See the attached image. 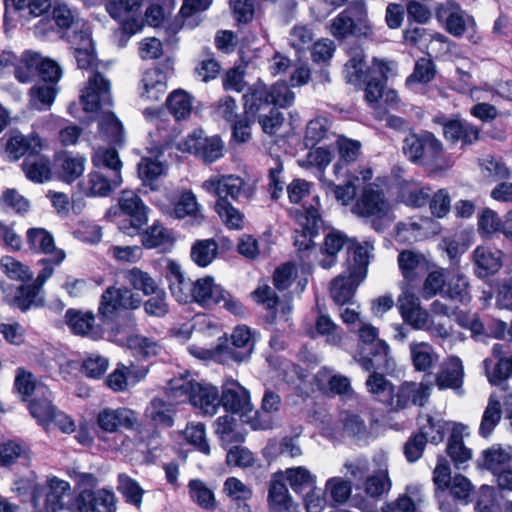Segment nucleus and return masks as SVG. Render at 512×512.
<instances>
[{
  "mask_svg": "<svg viewBox=\"0 0 512 512\" xmlns=\"http://www.w3.org/2000/svg\"><path fill=\"white\" fill-rule=\"evenodd\" d=\"M429 386L414 382H404L393 392V400L387 403L392 410L407 408L410 404L423 406L429 397Z\"/></svg>",
  "mask_w": 512,
  "mask_h": 512,
  "instance_id": "obj_19",
  "label": "nucleus"
},
{
  "mask_svg": "<svg viewBox=\"0 0 512 512\" xmlns=\"http://www.w3.org/2000/svg\"><path fill=\"white\" fill-rule=\"evenodd\" d=\"M166 105L177 120L184 119L191 111L189 95L181 90L171 93L166 100Z\"/></svg>",
  "mask_w": 512,
  "mask_h": 512,
  "instance_id": "obj_61",
  "label": "nucleus"
},
{
  "mask_svg": "<svg viewBox=\"0 0 512 512\" xmlns=\"http://www.w3.org/2000/svg\"><path fill=\"white\" fill-rule=\"evenodd\" d=\"M397 261L401 273L407 281H415L426 266L425 257L410 250L400 252Z\"/></svg>",
  "mask_w": 512,
  "mask_h": 512,
  "instance_id": "obj_42",
  "label": "nucleus"
},
{
  "mask_svg": "<svg viewBox=\"0 0 512 512\" xmlns=\"http://www.w3.org/2000/svg\"><path fill=\"white\" fill-rule=\"evenodd\" d=\"M136 418L132 410L127 408H105L97 417V424L104 432H116L120 428L132 429Z\"/></svg>",
  "mask_w": 512,
  "mask_h": 512,
  "instance_id": "obj_24",
  "label": "nucleus"
},
{
  "mask_svg": "<svg viewBox=\"0 0 512 512\" xmlns=\"http://www.w3.org/2000/svg\"><path fill=\"white\" fill-rule=\"evenodd\" d=\"M117 489L123 495L127 503L137 508L141 507L144 490L136 480L124 473L119 474Z\"/></svg>",
  "mask_w": 512,
  "mask_h": 512,
  "instance_id": "obj_51",
  "label": "nucleus"
},
{
  "mask_svg": "<svg viewBox=\"0 0 512 512\" xmlns=\"http://www.w3.org/2000/svg\"><path fill=\"white\" fill-rule=\"evenodd\" d=\"M244 181L234 175L222 176L217 180L205 181L203 186L209 192H213L218 199H231L236 200L242 192Z\"/></svg>",
  "mask_w": 512,
  "mask_h": 512,
  "instance_id": "obj_34",
  "label": "nucleus"
},
{
  "mask_svg": "<svg viewBox=\"0 0 512 512\" xmlns=\"http://www.w3.org/2000/svg\"><path fill=\"white\" fill-rule=\"evenodd\" d=\"M509 344H495L492 349L493 356L498 358V362L494 366L493 373L490 374L489 368L492 365V360L485 359L484 366L486 369V373L489 381L492 384H497L502 380L507 379L512 376V355L507 357L508 354L507 348Z\"/></svg>",
  "mask_w": 512,
  "mask_h": 512,
  "instance_id": "obj_30",
  "label": "nucleus"
},
{
  "mask_svg": "<svg viewBox=\"0 0 512 512\" xmlns=\"http://www.w3.org/2000/svg\"><path fill=\"white\" fill-rule=\"evenodd\" d=\"M322 224L321 216L318 210L309 206L305 208V223L303 224V233L300 238H296L294 245L299 251H306L314 246L312 238L317 235L318 229Z\"/></svg>",
  "mask_w": 512,
  "mask_h": 512,
  "instance_id": "obj_36",
  "label": "nucleus"
},
{
  "mask_svg": "<svg viewBox=\"0 0 512 512\" xmlns=\"http://www.w3.org/2000/svg\"><path fill=\"white\" fill-rule=\"evenodd\" d=\"M480 128L466 119L454 118L445 125L444 138L451 144L461 142V147L471 146L480 140Z\"/></svg>",
  "mask_w": 512,
  "mask_h": 512,
  "instance_id": "obj_21",
  "label": "nucleus"
},
{
  "mask_svg": "<svg viewBox=\"0 0 512 512\" xmlns=\"http://www.w3.org/2000/svg\"><path fill=\"white\" fill-rule=\"evenodd\" d=\"M112 182V176L104 171H92L88 175V181L83 188L87 196H108L116 187Z\"/></svg>",
  "mask_w": 512,
  "mask_h": 512,
  "instance_id": "obj_44",
  "label": "nucleus"
},
{
  "mask_svg": "<svg viewBox=\"0 0 512 512\" xmlns=\"http://www.w3.org/2000/svg\"><path fill=\"white\" fill-rule=\"evenodd\" d=\"M464 368L460 358L453 356L442 366L441 371L436 376V384L440 390L453 389L458 394L462 393Z\"/></svg>",
  "mask_w": 512,
  "mask_h": 512,
  "instance_id": "obj_29",
  "label": "nucleus"
},
{
  "mask_svg": "<svg viewBox=\"0 0 512 512\" xmlns=\"http://www.w3.org/2000/svg\"><path fill=\"white\" fill-rule=\"evenodd\" d=\"M220 404L233 413L245 411L250 405L249 393L237 381H228L222 386V394L219 396Z\"/></svg>",
  "mask_w": 512,
  "mask_h": 512,
  "instance_id": "obj_28",
  "label": "nucleus"
},
{
  "mask_svg": "<svg viewBox=\"0 0 512 512\" xmlns=\"http://www.w3.org/2000/svg\"><path fill=\"white\" fill-rule=\"evenodd\" d=\"M135 235L141 236L142 244L147 249H166L174 241L171 231L159 221H155L151 226H147L146 229L142 226L140 233H135Z\"/></svg>",
  "mask_w": 512,
  "mask_h": 512,
  "instance_id": "obj_32",
  "label": "nucleus"
},
{
  "mask_svg": "<svg viewBox=\"0 0 512 512\" xmlns=\"http://www.w3.org/2000/svg\"><path fill=\"white\" fill-rule=\"evenodd\" d=\"M33 512L78 511V494L73 495L67 481L50 478L44 485H35L32 492Z\"/></svg>",
  "mask_w": 512,
  "mask_h": 512,
  "instance_id": "obj_2",
  "label": "nucleus"
},
{
  "mask_svg": "<svg viewBox=\"0 0 512 512\" xmlns=\"http://www.w3.org/2000/svg\"><path fill=\"white\" fill-rule=\"evenodd\" d=\"M330 32L337 39L368 37L372 27L368 21L365 1L356 0L339 13L331 22Z\"/></svg>",
  "mask_w": 512,
  "mask_h": 512,
  "instance_id": "obj_5",
  "label": "nucleus"
},
{
  "mask_svg": "<svg viewBox=\"0 0 512 512\" xmlns=\"http://www.w3.org/2000/svg\"><path fill=\"white\" fill-rule=\"evenodd\" d=\"M448 423L439 416L429 414L418 417L419 435L432 444H438L445 438Z\"/></svg>",
  "mask_w": 512,
  "mask_h": 512,
  "instance_id": "obj_37",
  "label": "nucleus"
},
{
  "mask_svg": "<svg viewBox=\"0 0 512 512\" xmlns=\"http://www.w3.org/2000/svg\"><path fill=\"white\" fill-rule=\"evenodd\" d=\"M118 209L123 215L129 217V219H124L118 224L119 229L129 236L140 233L142 226H145L148 222L150 209L134 191L124 190L121 192L118 198ZM112 213L117 215V208H111L108 211V215Z\"/></svg>",
  "mask_w": 512,
  "mask_h": 512,
  "instance_id": "obj_7",
  "label": "nucleus"
},
{
  "mask_svg": "<svg viewBox=\"0 0 512 512\" xmlns=\"http://www.w3.org/2000/svg\"><path fill=\"white\" fill-rule=\"evenodd\" d=\"M30 458V450L22 442L9 440L0 444V465L10 466L22 460L24 464L28 462Z\"/></svg>",
  "mask_w": 512,
  "mask_h": 512,
  "instance_id": "obj_46",
  "label": "nucleus"
},
{
  "mask_svg": "<svg viewBox=\"0 0 512 512\" xmlns=\"http://www.w3.org/2000/svg\"><path fill=\"white\" fill-rule=\"evenodd\" d=\"M169 288L172 296L180 303H188L194 290V282L185 278L178 263L170 261L167 265Z\"/></svg>",
  "mask_w": 512,
  "mask_h": 512,
  "instance_id": "obj_27",
  "label": "nucleus"
},
{
  "mask_svg": "<svg viewBox=\"0 0 512 512\" xmlns=\"http://www.w3.org/2000/svg\"><path fill=\"white\" fill-rule=\"evenodd\" d=\"M365 386L373 398L387 405L393 400L394 385L385 378L384 373L374 371L366 379Z\"/></svg>",
  "mask_w": 512,
  "mask_h": 512,
  "instance_id": "obj_41",
  "label": "nucleus"
},
{
  "mask_svg": "<svg viewBox=\"0 0 512 512\" xmlns=\"http://www.w3.org/2000/svg\"><path fill=\"white\" fill-rule=\"evenodd\" d=\"M26 240L31 250L51 255L55 264H60L65 259V252L55 246L52 234L44 228L28 229Z\"/></svg>",
  "mask_w": 512,
  "mask_h": 512,
  "instance_id": "obj_22",
  "label": "nucleus"
},
{
  "mask_svg": "<svg viewBox=\"0 0 512 512\" xmlns=\"http://www.w3.org/2000/svg\"><path fill=\"white\" fill-rule=\"evenodd\" d=\"M241 428L242 425L232 415L221 416L215 422V433L218 435L224 448L233 443L239 444L244 442L245 435Z\"/></svg>",
  "mask_w": 512,
  "mask_h": 512,
  "instance_id": "obj_33",
  "label": "nucleus"
},
{
  "mask_svg": "<svg viewBox=\"0 0 512 512\" xmlns=\"http://www.w3.org/2000/svg\"><path fill=\"white\" fill-rule=\"evenodd\" d=\"M369 263L366 250L357 248L346 270L331 282V297L336 304L351 303L357 287L366 278Z\"/></svg>",
  "mask_w": 512,
  "mask_h": 512,
  "instance_id": "obj_4",
  "label": "nucleus"
},
{
  "mask_svg": "<svg viewBox=\"0 0 512 512\" xmlns=\"http://www.w3.org/2000/svg\"><path fill=\"white\" fill-rule=\"evenodd\" d=\"M85 162L80 155H66L61 162V178L67 183L75 181L83 174Z\"/></svg>",
  "mask_w": 512,
  "mask_h": 512,
  "instance_id": "obj_62",
  "label": "nucleus"
},
{
  "mask_svg": "<svg viewBox=\"0 0 512 512\" xmlns=\"http://www.w3.org/2000/svg\"><path fill=\"white\" fill-rule=\"evenodd\" d=\"M512 459L511 447L503 448L501 445H493L482 452V459L478 460L479 466L491 470L495 476L502 471L504 466Z\"/></svg>",
  "mask_w": 512,
  "mask_h": 512,
  "instance_id": "obj_38",
  "label": "nucleus"
},
{
  "mask_svg": "<svg viewBox=\"0 0 512 512\" xmlns=\"http://www.w3.org/2000/svg\"><path fill=\"white\" fill-rule=\"evenodd\" d=\"M4 144L5 154L11 161L21 157H31L41 151V139L36 134L24 135L18 130L9 131L0 140Z\"/></svg>",
  "mask_w": 512,
  "mask_h": 512,
  "instance_id": "obj_12",
  "label": "nucleus"
},
{
  "mask_svg": "<svg viewBox=\"0 0 512 512\" xmlns=\"http://www.w3.org/2000/svg\"><path fill=\"white\" fill-rule=\"evenodd\" d=\"M2 271L12 280L28 281L33 277V273L28 266L22 264L11 256H4L0 260Z\"/></svg>",
  "mask_w": 512,
  "mask_h": 512,
  "instance_id": "obj_59",
  "label": "nucleus"
},
{
  "mask_svg": "<svg viewBox=\"0 0 512 512\" xmlns=\"http://www.w3.org/2000/svg\"><path fill=\"white\" fill-rule=\"evenodd\" d=\"M144 0H105L109 15L120 22L122 32L131 36L142 27L140 9Z\"/></svg>",
  "mask_w": 512,
  "mask_h": 512,
  "instance_id": "obj_11",
  "label": "nucleus"
},
{
  "mask_svg": "<svg viewBox=\"0 0 512 512\" xmlns=\"http://www.w3.org/2000/svg\"><path fill=\"white\" fill-rule=\"evenodd\" d=\"M56 96L53 85L38 84L30 89L29 105L39 111L47 110L52 105Z\"/></svg>",
  "mask_w": 512,
  "mask_h": 512,
  "instance_id": "obj_52",
  "label": "nucleus"
},
{
  "mask_svg": "<svg viewBox=\"0 0 512 512\" xmlns=\"http://www.w3.org/2000/svg\"><path fill=\"white\" fill-rule=\"evenodd\" d=\"M502 410L498 400L493 395L489 397L488 405L484 411L479 432L483 437H488L501 419Z\"/></svg>",
  "mask_w": 512,
  "mask_h": 512,
  "instance_id": "obj_54",
  "label": "nucleus"
},
{
  "mask_svg": "<svg viewBox=\"0 0 512 512\" xmlns=\"http://www.w3.org/2000/svg\"><path fill=\"white\" fill-rule=\"evenodd\" d=\"M268 502L273 512H297L298 505L293 501L286 484L281 480L271 481Z\"/></svg>",
  "mask_w": 512,
  "mask_h": 512,
  "instance_id": "obj_35",
  "label": "nucleus"
},
{
  "mask_svg": "<svg viewBox=\"0 0 512 512\" xmlns=\"http://www.w3.org/2000/svg\"><path fill=\"white\" fill-rule=\"evenodd\" d=\"M389 204L385 199L383 191L373 184L363 189L361 196L357 199L352 211L363 218H383L387 215Z\"/></svg>",
  "mask_w": 512,
  "mask_h": 512,
  "instance_id": "obj_13",
  "label": "nucleus"
},
{
  "mask_svg": "<svg viewBox=\"0 0 512 512\" xmlns=\"http://www.w3.org/2000/svg\"><path fill=\"white\" fill-rule=\"evenodd\" d=\"M402 142L403 154L415 164L437 162L444 153L442 142L429 131L409 132Z\"/></svg>",
  "mask_w": 512,
  "mask_h": 512,
  "instance_id": "obj_6",
  "label": "nucleus"
},
{
  "mask_svg": "<svg viewBox=\"0 0 512 512\" xmlns=\"http://www.w3.org/2000/svg\"><path fill=\"white\" fill-rule=\"evenodd\" d=\"M199 205L196 196L191 191L183 192L179 199L174 203L171 215L176 219H183L187 216L197 217Z\"/></svg>",
  "mask_w": 512,
  "mask_h": 512,
  "instance_id": "obj_58",
  "label": "nucleus"
},
{
  "mask_svg": "<svg viewBox=\"0 0 512 512\" xmlns=\"http://www.w3.org/2000/svg\"><path fill=\"white\" fill-rule=\"evenodd\" d=\"M81 102L86 112L101 113L98 118L99 131L103 133L110 143L123 145L124 129L121 121L111 111H105V106H111V84L100 72L94 73L88 81L84 93L81 95Z\"/></svg>",
  "mask_w": 512,
  "mask_h": 512,
  "instance_id": "obj_1",
  "label": "nucleus"
},
{
  "mask_svg": "<svg viewBox=\"0 0 512 512\" xmlns=\"http://www.w3.org/2000/svg\"><path fill=\"white\" fill-rule=\"evenodd\" d=\"M442 297L461 305H468L472 299L468 278L463 274L448 278Z\"/></svg>",
  "mask_w": 512,
  "mask_h": 512,
  "instance_id": "obj_40",
  "label": "nucleus"
},
{
  "mask_svg": "<svg viewBox=\"0 0 512 512\" xmlns=\"http://www.w3.org/2000/svg\"><path fill=\"white\" fill-rule=\"evenodd\" d=\"M436 75L434 62L428 58H420L416 61L413 73L407 77L406 84L412 82L427 84L431 82Z\"/></svg>",
  "mask_w": 512,
  "mask_h": 512,
  "instance_id": "obj_63",
  "label": "nucleus"
},
{
  "mask_svg": "<svg viewBox=\"0 0 512 512\" xmlns=\"http://www.w3.org/2000/svg\"><path fill=\"white\" fill-rule=\"evenodd\" d=\"M124 279L136 290L152 295L159 289L156 281L145 271L134 267L123 271Z\"/></svg>",
  "mask_w": 512,
  "mask_h": 512,
  "instance_id": "obj_49",
  "label": "nucleus"
},
{
  "mask_svg": "<svg viewBox=\"0 0 512 512\" xmlns=\"http://www.w3.org/2000/svg\"><path fill=\"white\" fill-rule=\"evenodd\" d=\"M365 493L371 498H378L389 491L391 481L387 470H380L377 474L368 476L363 483Z\"/></svg>",
  "mask_w": 512,
  "mask_h": 512,
  "instance_id": "obj_60",
  "label": "nucleus"
},
{
  "mask_svg": "<svg viewBox=\"0 0 512 512\" xmlns=\"http://www.w3.org/2000/svg\"><path fill=\"white\" fill-rule=\"evenodd\" d=\"M99 320L100 322L96 323L93 313L77 309L70 308L65 313V322L72 333L92 340L101 339L107 327H110V324H104L100 317Z\"/></svg>",
  "mask_w": 512,
  "mask_h": 512,
  "instance_id": "obj_14",
  "label": "nucleus"
},
{
  "mask_svg": "<svg viewBox=\"0 0 512 512\" xmlns=\"http://www.w3.org/2000/svg\"><path fill=\"white\" fill-rule=\"evenodd\" d=\"M218 245L214 239L196 240L191 247V259L200 267L208 266L217 256Z\"/></svg>",
  "mask_w": 512,
  "mask_h": 512,
  "instance_id": "obj_48",
  "label": "nucleus"
},
{
  "mask_svg": "<svg viewBox=\"0 0 512 512\" xmlns=\"http://www.w3.org/2000/svg\"><path fill=\"white\" fill-rule=\"evenodd\" d=\"M354 360L366 372L381 373L388 372L394 367L393 359L389 356V346L384 340H378L373 347L370 348L368 356H360Z\"/></svg>",
  "mask_w": 512,
  "mask_h": 512,
  "instance_id": "obj_20",
  "label": "nucleus"
},
{
  "mask_svg": "<svg viewBox=\"0 0 512 512\" xmlns=\"http://www.w3.org/2000/svg\"><path fill=\"white\" fill-rule=\"evenodd\" d=\"M397 306L405 323L413 329L423 330L429 323V313L421 307L420 299L409 292L399 296Z\"/></svg>",
  "mask_w": 512,
  "mask_h": 512,
  "instance_id": "obj_17",
  "label": "nucleus"
},
{
  "mask_svg": "<svg viewBox=\"0 0 512 512\" xmlns=\"http://www.w3.org/2000/svg\"><path fill=\"white\" fill-rule=\"evenodd\" d=\"M174 413V406L160 398H154L146 410V416L150 418L155 425L163 427H171L173 425Z\"/></svg>",
  "mask_w": 512,
  "mask_h": 512,
  "instance_id": "obj_47",
  "label": "nucleus"
},
{
  "mask_svg": "<svg viewBox=\"0 0 512 512\" xmlns=\"http://www.w3.org/2000/svg\"><path fill=\"white\" fill-rule=\"evenodd\" d=\"M141 302L140 296L127 287H109L101 296L100 318L104 324H111L110 322L118 309L134 310L140 307Z\"/></svg>",
  "mask_w": 512,
  "mask_h": 512,
  "instance_id": "obj_9",
  "label": "nucleus"
},
{
  "mask_svg": "<svg viewBox=\"0 0 512 512\" xmlns=\"http://www.w3.org/2000/svg\"><path fill=\"white\" fill-rule=\"evenodd\" d=\"M344 247L347 250L346 266H349V261L353 259L354 251L359 247L366 250L368 262H370V259L373 257L372 251L374 247L369 242L359 243L355 239L347 238L342 232L332 231L325 236L322 251L326 254V258L321 260L320 265L324 269L331 268L336 262L337 253Z\"/></svg>",
  "mask_w": 512,
  "mask_h": 512,
  "instance_id": "obj_10",
  "label": "nucleus"
},
{
  "mask_svg": "<svg viewBox=\"0 0 512 512\" xmlns=\"http://www.w3.org/2000/svg\"><path fill=\"white\" fill-rule=\"evenodd\" d=\"M69 42L72 45V54L77 62L78 68L88 69L93 66L96 56L89 31L83 29L75 31L73 35L69 37Z\"/></svg>",
  "mask_w": 512,
  "mask_h": 512,
  "instance_id": "obj_25",
  "label": "nucleus"
},
{
  "mask_svg": "<svg viewBox=\"0 0 512 512\" xmlns=\"http://www.w3.org/2000/svg\"><path fill=\"white\" fill-rule=\"evenodd\" d=\"M77 512H116L115 494L107 489H83L78 493Z\"/></svg>",
  "mask_w": 512,
  "mask_h": 512,
  "instance_id": "obj_16",
  "label": "nucleus"
},
{
  "mask_svg": "<svg viewBox=\"0 0 512 512\" xmlns=\"http://www.w3.org/2000/svg\"><path fill=\"white\" fill-rule=\"evenodd\" d=\"M255 341V334L251 329L246 325H239L232 332V346L226 347V353L236 362L246 361L253 352Z\"/></svg>",
  "mask_w": 512,
  "mask_h": 512,
  "instance_id": "obj_23",
  "label": "nucleus"
},
{
  "mask_svg": "<svg viewBox=\"0 0 512 512\" xmlns=\"http://www.w3.org/2000/svg\"><path fill=\"white\" fill-rule=\"evenodd\" d=\"M40 292L41 289L34 283L20 285L13 298V304L23 312L32 307H41L44 305V299L40 296Z\"/></svg>",
  "mask_w": 512,
  "mask_h": 512,
  "instance_id": "obj_45",
  "label": "nucleus"
},
{
  "mask_svg": "<svg viewBox=\"0 0 512 512\" xmlns=\"http://www.w3.org/2000/svg\"><path fill=\"white\" fill-rule=\"evenodd\" d=\"M197 154L207 163H212L222 156L223 143L218 136L198 140L195 144Z\"/></svg>",
  "mask_w": 512,
  "mask_h": 512,
  "instance_id": "obj_57",
  "label": "nucleus"
},
{
  "mask_svg": "<svg viewBox=\"0 0 512 512\" xmlns=\"http://www.w3.org/2000/svg\"><path fill=\"white\" fill-rule=\"evenodd\" d=\"M502 253L487 247H477L473 253L475 273L479 278H486L499 271L502 266Z\"/></svg>",
  "mask_w": 512,
  "mask_h": 512,
  "instance_id": "obj_31",
  "label": "nucleus"
},
{
  "mask_svg": "<svg viewBox=\"0 0 512 512\" xmlns=\"http://www.w3.org/2000/svg\"><path fill=\"white\" fill-rule=\"evenodd\" d=\"M171 396H184L192 405L200 407L205 413L214 414L219 405V390L217 387L192 381H181V384L171 385ZM184 401V399L182 400Z\"/></svg>",
  "mask_w": 512,
  "mask_h": 512,
  "instance_id": "obj_8",
  "label": "nucleus"
},
{
  "mask_svg": "<svg viewBox=\"0 0 512 512\" xmlns=\"http://www.w3.org/2000/svg\"><path fill=\"white\" fill-rule=\"evenodd\" d=\"M436 17L438 20H446V30L455 37L463 35L469 24L474 25L473 17L466 14L454 0L440 5L436 10Z\"/></svg>",
  "mask_w": 512,
  "mask_h": 512,
  "instance_id": "obj_18",
  "label": "nucleus"
},
{
  "mask_svg": "<svg viewBox=\"0 0 512 512\" xmlns=\"http://www.w3.org/2000/svg\"><path fill=\"white\" fill-rule=\"evenodd\" d=\"M433 482L439 510L441 512H459V505L461 503L448 491V486L451 482V472L449 464L444 458H439L438 460L433 471Z\"/></svg>",
  "mask_w": 512,
  "mask_h": 512,
  "instance_id": "obj_15",
  "label": "nucleus"
},
{
  "mask_svg": "<svg viewBox=\"0 0 512 512\" xmlns=\"http://www.w3.org/2000/svg\"><path fill=\"white\" fill-rule=\"evenodd\" d=\"M463 426L453 428L452 434L447 444V454L453 461L457 469H464V464L471 459V450L464 446L460 429Z\"/></svg>",
  "mask_w": 512,
  "mask_h": 512,
  "instance_id": "obj_43",
  "label": "nucleus"
},
{
  "mask_svg": "<svg viewBox=\"0 0 512 512\" xmlns=\"http://www.w3.org/2000/svg\"><path fill=\"white\" fill-rule=\"evenodd\" d=\"M190 302H196L204 308H211L221 304L224 288L214 283L210 276L198 279L194 282V290Z\"/></svg>",
  "mask_w": 512,
  "mask_h": 512,
  "instance_id": "obj_26",
  "label": "nucleus"
},
{
  "mask_svg": "<svg viewBox=\"0 0 512 512\" xmlns=\"http://www.w3.org/2000/svg\"><path fill=\"white\" fill-rule=\"evenodd\" d=\"M190 497L206 510L215 508V497L211 489L200 479H192L188 484Z\"/></svg>",
  "mask_w": 512,
  "mask_h": 512,
  "instance_id": "obj_55",
  "label": "nucleus"
},
{
  "mask_svg": "<svg viewBox=\"0 0 512 512\" xmlns=\"http://www.w3.org/2000/svg\"><path fill=\"white\" fill-rule=\"evenodd\" d=\"M410 353L413 365L418 371H426L437 361L433 348L426 342H413L410 344Z\"/></svg>",
  "mask_w": 512,
  "mask_h": 512,
  "instance_id": "obj_50",
  "label": "nucleus"
},
{
  "mask_svg": "<svg viewBox=\"0 0 512 512\" xmlns=\"http://www.w3.org/2000/svg\"><path fill=\"white\" fill-rule=\"evenodd\" d=\"M52 20L53 23L60 29V30H68V29H75V31H78L77 28L79 26V17L78 13L69 8L66 4L60 3L54 6L52 10Z\"/></svg>",
  "mask_w": 512,
  "mask_h": 512,
  "instance_id": "obj_56",
  "label": "nucleus"
},
{
  "mask_svg": "<svg viewBox=\"0 0 512 512\" xmlns=\"http://www.w3.org/2000/svg\"><path fill=\"white\" fill-rule=\"evenodd\" d=\"M214 207L228 227L241 228L243 216L238 209L232 206L228 199H217Z\"/></svg>",
  "mask_w": 512,
  "mask_h": 512,
  "instance_id": "obj_64",
  "label": "nucleus"
},
{
  "mask_svg": "<svg viewBox=\"0 0 512 512\" xmlns=\"http://www.w3.org/2000/svg\"><path fill=\"white\" fill-rule=\"evenodd\" d=\"M286 479L288 480L292 490L297 494L303 495L306 491L312 490L314 486L313 476L304 467L287 469Z\"/></svg>",
  "mask_w": 512,
  "mask_h": 512,
  "instance_id": "obj_53",
  "label": "nucleus"
},
{
  "mask_svg": "<svg viewBox=\"0 0 512 512\" xmlns=\"http://www.w3.org/2000/svg\"><path fill=\"white\" fill-rule=\"evenodd\" d=\"M21 166L26 177L35 183H43L51 179L50 161L47 157L40 155V152L26 157Z\"/></svg>",
  "mask_w": 512,
  "mask_h": 512,
  "instance_id": "obj_39",
  "label": "nucleus"
},
{
  "mask_svg": "<svg viewBox=\"0 0 512 512\" xmlns=\"http://www.w3.org/2000/svg\"><path fill=\"white\" fill-rule=\"evenodd\" d=\"M242 99L244 114L257 119L271 105L290 106L294 101V93L285 83L277 82L269 87L257 82L248 88Z\"/></svg>",
  "mask_w": 512,
  "mask_h": 512,
  "instance_id": "obj_3",
  "label": "nucleus"
}]
</instances>
